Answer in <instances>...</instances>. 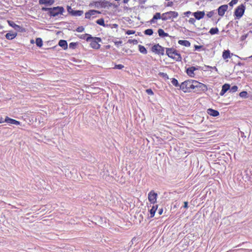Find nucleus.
<instances>
[{
  "label": "nucleus",
  "instance_id": "obj_1",
  "mask_svg": "<svg viewBox=\"0 0 252 252\" xmlns=\"http://www.w3.org/2000/svg\"><path fill=\"white\" fill-rule=\"evenodd\" d=\"M202 86H205L204 84L193 80H188L182 83L180 85V88L184 92H190L192 90L196 88H201Z\"/></svg>",
  "mask_w": 252,
  "mask_h": 252
},
{
  "label": "nucleus",
  "instance_id": "obj_2",
  "mask_svg": "<svg viewBox=\"0 0 252 252\" xmlns=\"http://www.w3.org/2000/svg\"><path fill=\"white\" fill-rule=\"evenodd\" d=\"M166 54L169 58H172L176 61L182 60L180 54L173 48H166Z\"/></svg>",
  "mask_w": 252,
  "mask_h": 252
},
{
  "label": "nucleus",
  "instance_id": "obj_3",
  "mask_svg": "<svg viewBox=\"0 0 252 252\" xmlns=\"http://www.w3.org/2000/svg\"><path fill=\"white\" fill-rule=\"evenodd\" d=\"M86 40L91 42L90 46L94 49H98L100 47V45L98 44V42L101 41V39L99 37H93L90 36L86 38Z\"/></svg>",
  "mask_w": 252,
  "mask_h": 252
},
{
  "label": "nucleus",
  "instance_id": "obj_4",
  "mask_svg": "<svg viewBox=\"0 0 252 252\" xmlns=\"http://www.w3.org/2000/svg\"><path fill=\"white\" fill-rule=\"evenodd\" d=\"M178 16V13L176 11H169L162 14V20L166 21L168 20H173Z\"/></svg>",
  "mask_w": 252,
  "mask_h": 252
},
{
  "label": "nucleus",
  "instance_id": "obj_5",
  "mask_svg": "<svg viewBox=\"0 0 252 252\" xmlns=\"http://www.w3.org/2000/svg\"><path fill=\"white\" fill-rule=\"evenodd\" d=\"M63 11V8L61 7H56L49 9L50 15L54 17L58 15L59 14H62Z\"/></svg>",
  "mask_w": 252,
  "mask_h": 252
},
{
  "label": "nucleus",
  "instance_id": "obj_6",
  "mask_svg": "<svg viewBox=\"0 0 252 252\" xmlns=\"http://www.w3.org/2000/svg\"><path fill=\"white\" fill-rule=\"evenodd\" d=\"M245 7L243 4L239 6L235 10V15L237 18H240L244 14Z\"/></svg>",
  "mask_w": 252,
  "mask_h": 252
},
{
  "label": "nucleus",
  "instance_id": "obj_7",
  "mask_svg": "<svg viewBox=\"0 0 252 252\" xmlns=\"http://www.w3.org/2000/svg\"><path fill=\"white\" fill-rule=\"evenodd\" d=\"M152 51L156 54L163 55L164 49L159 44H156L152 47Z\"/></svg>",
  "mask_w": 252,
  "mask_h": 252
},
{
  "label": "nucleus",
  "instance_id": "obj_8",
  "mask_svg": "<svg viewBox=\"0 0 252 252\" xmlns=\"http://www.w3.org/2000/svg\"><path fill=\"white\" fill-rule=\"evenodd\" d=\"M157 193L153 190H151L148 194V200L152 204H154L157 202Z\"/></svg>",
  "mask_w": 252,
  "mask_h": 252
},
{
  "label": "nucleus",
  "instance_id": "obj_9",
  "mask_svg": "<svg viewBox=\"0 0 252 252\" xmlns=\"http://www.w3.org/2000/svg\"><path fill=\"white\" fill-rule=\"evenodd\" d=\"M100 12L95 10H91L85 13V18L87 19L91 18V17H94L97 14Z\"/></svg>",
  "mask_w": 252,
  "mask_h": 252
},
{
  "label": "nucleus",
  "instance_id": "obj_10",
  "mask_svg": "<svg viewBox=\"0 0 252 252\" xmlns=\"http://www.w3.org/2000/svg\"><path fill=\"white\" fill-rule=\"evenodd\" d=\"M199 68L198 67H194V66H191L187 69V73L188 75H189L190 77H194L195 75V73L194 72L197 70H198Z\"/></svg>",
  "mask_w": 252,
  "mask_h": 252
},
{
  "label": "nucleus",
  "instance_id": "obj_11",
  "mask_svg": "<svg viewBox=\"0 0 252 252\" xmlns=\"http://www.w3.org/2000/svg\"><path fill=\"white\" fill-rule=\"evenodd\" d=\"M228 8V6L227 5H223L219 7L218 8V14L219 15L222 16H223L225 11L227 10Z\"/></svg>",
  "mask_w": 252,
  "mask_h": 252
},
{
  "label": "nucleus",
  "instance_id": "obj_12",
  "mask_svg": "<svg viewBox=\"0 0 252 252\" xmlns=\"http://www.w3.org/2000/svg\"><path fill=\"white\" fill-rule=\"evenodd\" d=\"M3 122H6L7 123H9L15 125H19L20 124V122L16 121L14 119L10 118L8 117H6L5 120L3 121Z\"/></svg>",
  "mask_w": 252,
  "mask_h": 252
},
{
  "label": "nucleus",
  "instance_id": "obj_13",
  "mask_svg": "<svg viewBox=\"0 0 252 252\" xmlns=\"http://www.w3.org/2000/svg\"><path fill=\"white\" fill-rule=\"evenodd\" d=\"M230 85L228 84H224L222 87V90L220 93V95L222 96L224 94L230 89Z\"/></svg>",
  "mask_w": 252,
  "mask_h": 252
},
{
  "label": "nucleus",
  "instance_id": "obj_14",
  "mask_svg": "<svg viewBox=\"0 0 252 252\" xmlns=\"http://www.w3.org/2000/svg\"><path fill=\"white\" fill-rule=\"evenodd\" d=\"M162 14L161 15L160 13H156L155 15L154 16L153 18L151 20V23H155L156 22L155 20L158 19H162Z\"/></svg>",
  "mask_w": 252,
  "mask_h": 252
},
{
  "label": "nucleus",
  "instance_id": "obj_15",
  "mask_svg": "<svg viewBox=\"0 0 252 252\" xmlns=\"http://www.w3.org/2000/svg\"><path fill=\"white\" fill-rule=\"evenodd\" d=\"M193 15L196 19L200 20L204 17L205 13L204 12L198 11L194 12Z\"/></svg>",
  "mask_w": 252,
  "mask_h": 252
},
{
  "label": "nucleus",
  "instance_id": "obj_16",
  "mask_svg": "<svg viewBox=\"0 0 252 252\" xmlns=\"http://www.w3.org/2000/svg\"><path fill=\"white\" fill-rule=\"evenodd\" d=\"M207 112L210 115L212 116L216 117L219 115V112L218 111L212 109H208Z\"/></svg>",
  "mask_w": 252,
  "mask_h": 252
},
{
  "label": "nucleus",
  "instance_id": "obj_17",
  "mask_svg": "<svg viewBox=\"0 0 252 252\" xmlns=\"http://www.w3.org/2000/svg\"><path fill=\"white\" fill-rule=\"evenodd\" d=\"M54 2V0H39V2L41 4H47L51 5Z\"/></svg>",
  "mask_w": 252,
  "mask_h": 252
},
{
  "label": "nucleus",
  "instance_id": "obj_18",
  "mask_svg": "<svg viewBox=\"0 0 252 252\" xmlns=\"http://www.w3.org/2000/svg\"><path fill=\"white\" fill-rule=\"evenodd\" d=\"M222 58L224 60H226L231 58L230 52L229 50H224L222 53Z\"/></svg>",
  "mask_w": 252,
  "mask_h": 252
},
{
  "label": "nucleus",
  "instance_id": "obj_19",
  "mask_svg": "<svg viewBox=\"0 0 252 252\" xmlns=\"http://www.w3.org/2000/svg\"><path fill=\"white\" fill-rule=\"evenodd\" d=\"M59 45L62 47L63 49L65 50L67 48V43L66 41L64 40H61L59 41Z\"/></svg>",
  "mask_w": 252,
  "mask_h": 252
},
{
  "label": "nucleus",
  "instance_id": "obj_20",
  "mask_svg": "<svg viewBox=\"0 0 252 252\" xmlns=\"http://www.w3.org/2000/svg\"><path fill=\"white\" fill-rule=\"evenodd\" d=\"M178 43L185 47H189L190 46V43L188 40H179Z\"/></svg>",
  "mask_w": 252,
  "mask_h": 252
},
{
  "label": "nucleus",
  "instance_id": "obj_21",
  "mask_svg": "<svg viewBox=\"0 0 252 252\" xmlns=\"http://www.w3.org/2000/svg\"><path fill=\"white\" fill-rule=\"evenodd\" d=\"M17 35L15 32H8L5 35V37L7 39L11 40L14 38Z\"/></svg>",
  "mask_w": 252,
  "mask_h": 252
},
{
  "label": "nucleus",
  "instance_id": "obj_22",
  "mask_svg": "<svg viewBox=\"0 0 252 252\" xmlns=\"http://www.w3.org/2000/svg\"><path fill=\"white\" fill-rule=\"evenodd\" d=\"M7 22L9 25L13 28L15 30L19 31L20 29V27L15 24L13 21H8Z\"/></svg>",
  "mask_w": 252,
  "mask_h": 252
},
{
  "label": "nucleus",
  "instance_id": "obj_23",
  "mask_svg": "<svg viewBox=\"0 0 252 252\" xmlns=\"http://www.w3.org/2000/svg\"><path fill=\"white\" fill-rule=\"evenodd\" d=\"M157 208H158V206L156 205V206H153L152 208H151V209L150 210V217L151 218H152L155 215V212L156 211V210H157Z\"/></svg>",
  "mask_w": 252,
  "mask_h": 252
},
{
  "label": "nucleus",
  "instance_id": "obj_24",
  "mask_svg": "<svg viewBox=\"0 0 252 252\" xmlns=\"http://www.w3.org/2000/svg\"><path fill=\"white\" fill-rule=\"evenodd\" d=\"M158 33L161 37H167L168 36V34L165 33L162 29H159L158 30Z\"/></svg>",
  "mask_w": 252,
  "mask_h": 252
},
{
  "label": "nucleus",
  "instance_id": "obj_25",
  "mask_svg": "<svg viewBox=\"0 0 252 252\" xmlns=\"http://www.w3.org/2000/svg\"><path fill=\"white\" fill-rule=\"evenodd\" d=\"M139 51L143 54H146L147 53V51L144 46L139 45L138 46Z\"/></svg>",
  "mask_w": 252,
  "mask_h": 252
},
{
  "label": "nucleus",
  "instance_id": "obj_26",
  "mask_svg": "<svg viewBox=\"0 0 252 252\" xmlns=\"http://www.w3.org/2000/svg\"><path fill=\"white\" fill-rule=\"evenodd\" d=\"M83 13V11L81 10H75L72 12V14L75 16H80Z\"/></svg>",
  "mask_w": 252,
  "mask_h": 252
},
{
  "label": "nucleus",
  "instance_id": "obj_27",
  "mask_svg": "<svg viewBox=\"0 0 252 252\" xmlns=\"http://www.w3.org/2000/svg\"><path fill=\"white\" fill-rule=\"evenodd\" d=\"M36 44L37 46L41 47L43 45V42L41 38H37L35 41Z\"/></svg>",
  "mask_w": 252,
  "mask_h": 252
},
{
  "label": "nucleus",
  "instance_id": "obj_28",
  "mask_svg": "<svg viewBox=\"0 0 252 252\" xmlns=\"http://www.w3.org/2000/svg\"><path fill=\"white\" fill-rule=\"evenodd\" d=\"M219 32V30L217 28H212L210 29L209 32L211 34H215L218 33Z\"/></svg>",
  "mask_w": 252,
  "mask_h": 252
},
{
  "label": "nucleus",
  "instance_id": "obj_29",
  "mask_svg": "<svg viewBox=\"0 0 252 252\" xmlns=\"http://www.w3.org/2000/svg\"><path fill=\"white\" fill-rule=\"evenodd\" d=\"M239 95L240 97H243V98H246L248 97V93L246 91H243V92H241L240 94H239Z\"/></svg>",
  "mask_w": 252,
  "mask_h": 252
},
{
  "label": "nucleus",
  "instance_id": "obj_30",
  "mask_svg": "<svg viewBox=\"0 0 252 252\" xmlns=\"http://www.w3.org/2000/svg\"><path fill=\"white\" fill-rule=\"evenodd\" d=\"M96 22L99 25L105 26L104 21L103 19H99L97 20Z\"/></svg>",
  "mask_w": 252,
  "mask_h": 252
},
{
  "label": "nucleus",
  "instance_id": "obj_31",
  "mask_svg": "<svg viewBox=\"0 0 252 252\" xmlns=\"http://www.w3.org/2000/svg\"><path fill=\"white\" fill-rule=\"evenodd\" d=\"M144 33L146 35H151L153 33V31L152 29H147L144 31Z\"/></svg>",
  "mask_w": 252,
  "mask_h": 252
},
{
  "label": "nucleus",
  "instance_id": "obj_32",
  "mask_svg": "<svg viewBox=\"0 0 252 252\" xmlns=\"http://www.w3.org/2000/svg\"><path fill=\"white\" fill-rule=\"evenodd\" d=\"M171 83L174 86H175L176 87L180 86L177 80L175 78L172 79V80L171 81Z\"/></svg>",
  "mask_w": 252,
  "mask_h": 252
},
{
  "label": "nucleus",
  "instance_id": "obj_33",
  "mask_svg": "<svg viewBox=\"0 0 252 252\" xmlns=\"http://www.w3.org/2000/svg\"><path fill=\"white\" fill-rule=\"evenodd\" d=\"M100 175L103 178L106 179L109 175L108 171H106V172L103 171V173H100Z\"/></svg>",
  "mask_w": 252,
  "mask_h": 252
},
{
  "label": "nucleus",
  "instance_id": "obj_34",
  "mask_svg": "<svg viewBox=\"0 0 252 252\" xmlns=\"http://www.w3.org/2000/svg\"><path fill=\"white\" fill-rule=\"evenodd\" d=\"M76 43L71 42L69 44V47L71 49H75L76 46Z\"/></svg>",
  "mask_w": 252,
  "mask_h": 252
},
{
  "label": "nucleus",
  "instance_id": "obj_35",
  "mask_svg": "<svg viewBox=\"0 0 252 252\" xmlns=\"http://www.w3.org/2000/svg\"><path fill=\"white\" fill-rule=\"evenodd\" d=\"M230 91L232 93L236 92L238 90V87L236 86H233L231 88H230Z\"/></svg>",
  "mask_w": 252,
  "mask_h": 252
},
{
  "label": "nucleus",
  "instance_id": "obj_36",
  "mask_svg": "<svg viewBox=\"0 0 252 252\" xmlns=\"http://www.w3.org/2000/svg\"><path fill=\"white\" fill-rule=\"evenodd\" d=\"M76 30L79 32H83L84 31V28L82 26H80L78 27Z\"/></svg>",
  "mask_w": 252,
  "mask_h": 252
},
{
  "label": "nucleus",
  "instance_id": "obj_37",
  "mask_svg": "<svg viewBox=\"0 0 252 252\" xmlns=\"http://www.w3.org/2000/svg\"><path fill=\"white\" fill-rule=\"evenodd\" d=\"M91 36L90 34H87V33H86V34H82L80 36V38H81V39H86L88 37V36Z\"/></svg>",
  "mask_w": 252,
  "mask_h": 252
},
{
  "label": "nucleus",
  "instance_id": "obj_38",
  "mask_svg": "<svg viewBox=\"0 0 252 252\" xmlns=\"http://www.w3.org/2000/svg\"><path fill=\"white\" fill-rule=\"evenodd\" d=\"M238 2V0H232L230 3V6H233L234 4H236Z\"/></svg>",
  "mask_w": 252,
  "mask_h": 252
},
{
  "label": "nucleus",
  "instance_id": "obj_39",
  "mask_svg": "<svg viewBox=\"0 0 252 252\" xmlns=\"http://www.w3.org/2000/svg\"><path fill=\"white\" fill-rule=\"evenodd\" d=\"M146 93L148 94H150V95H153L154 94V93H153V91L151 89H147L146 90Z\"/></svg>",
  "mask_w": 252,
  "mask_h": 252
},
{
  "label": "nucleus",
  "instance_id": "obj_40",
  "mask_svg": "<svg viewBox=\"0 0 252 252\" xmlns=\"http://www.w3.org/2000/svg\"><path fill=\"white\" fill-rule=\"evenodd\" d=\"M159 75L160 76L162 77H164V78H168V76H167V74H166V73H163V72H160V73H159Z\"/></svg>",
  "mask_w": 252,
  "mask_h": 252
},
{
  "label": "nucleus",
  "instance_id": "obj_41",
  "mask_svg": "<svg viewBox=\"0 0 252 252\" xmlns=\"http://www.w3.org/2000/svg\"><path fill=\"white\" fill-rule=\"evenodd\" d=\"M124 67V65L122 64H118V65H115V68L119 69H121L123 68Z\"/></svg>",
  "mask_w": 252,
  "mask_h": 252
},
{
  "label": "nucleus",
  "instance_id": "obj_42",
  "mask_svg": "<svg viewBox=\"0 0 252 252\" xmlns=\"http://www.w3.org/2000/svg\"><path fill=\"white\" fill-rule=\"evenodd\" d=\"M189 22L190 24H194L195 22V20L194 18H191L189 19Z\"/></svg>",
  "mask_w": 252,
  "mask_h": 252
},
{
  "label": "nucleus",
  "instance_id": "obj_43",
  "mask_svg": "<svg viewBox=\"0 0 252 252\" xmlns=\"http://www.w3.org/2000/svg\"><path fill=\"white\" fill-rule=\"evenodd\" d=\"M134 32H134V31H133L128 30V31H127L126 32V34H127L129 35V34H134Z\"/></svg>",
  "mask_w": 252,
  "mask_h": 252
},
{
  "label": "nucleus",
  "instance_id": "obj_44",
  "mask_svg": "<svg viewBox=\"0 0 252 252\" xmlns=\"http://www.w3.org/2000/svg\"><path fill=\"white\" fill-rule=\"evenodd\" d=\"M207 67L209 68L212 69H215L217 72H218V69L216 66L212 67V66H208Z\"/></svg>",
  "mask_w": 252,
  "mask_h": 252
},
{
  "label": "nucleus",
  "instance_id": "obj_45",
  "mask_svg": "<svg viewBox=\"0 0 252 252\" xmlns=\"http://www.w3.org/2000/svg\"><path fill=\"white\" fill-rule=\"evenodd\" d=\"M184 207L185 208H187L188 207V203L187 202H184Z\"/></svg>",
  "mask_w": 252,
  "mask_h": 252
},
{
  "label": "nucleus",
  "instance_id": "obj_46",
  "mask_svg": "<svg viewBox=\"0 0 252 252\" xmlns=\"http://www.w3.org/2000/svg\"><path fill=\"white\" fill-rule=\"evenodd\" d=\"M184 14H185V15H186V16H188L189 14H191V12H190V11H187V12H185Z\"/></svg>",
  "mask_w": 252,
  "mask_h": 252
},
{
  "label": "nucleus",
  "instance_id": "obj_47",
  "mask_svg": "<svg viewBox=\"0 0 252 252\" xmlns=\"http://www.w3.org/2000/svg\"><path fill=\"white\" fill-rule=\"evenodd\" d=\"M207 16L209 17H211L212 16V13L209 12V13L207 14Z\"/></svg>",
  "mask_w": 252,
  "mask_h": 252
},
{
  "label": "nucleus",
  "instance_id": "obj_48",
  "mask_svg": "<svg viewBox=\"0 0 252 252\" xmlns=\"http://www.w3.org/2000/svg\"><path fill=\"white\" fill-rule=\"evenodd\" d=\"M162 213V209H159L158 211V214L159 215H161Z\"/></svg>",
  "mask_w": 252,
  "mask_h": 252
},
{
  "label": "nucleus",
  "instance_id": "obj_49",
  "mask_svg": "<svg viewBox=\"0 0 252 252\" xmlns=\"http://www.w3.org/2000/svg\"><path fill=\"white\" fill-rule=\"evenodd\" d=\"M49 9H50V8H42V10H44V11H47V10L49 11Z\"/></svg>",
  "mask_w": 252,
  "mask_h": 252
},
{
  "label": "nucleus",
  "instance_id": "obj_50",
  "mask_svg": "<svg viewBox=\"0 0 252 252\" xmlns=\"http://www.w3.org/2000/svg\"><path fill=\"white\" fill-rule=\"evenodd\" d=\"M129 0H123V2L125 3H127L128 1H129Z\"/></svg>",
  "mask_w": 252,
  "mask_h": 252
},
{
  "label": "nucleus",
  "instance_id": "obj_51",
  "mask_svg": "<svg viewBox=\"0 0 252 252\" xmlns=\"http://www.w3.org/2000/svg\"><path fill=\"white\" fill-rule=\"evenodd\" d=\"M3 122V121L2 120V118L0 117V123H2Z\"/></svg>",
  "mask_w": 252,
  "mask_h": 252
},
{
  "label": "nucleus",
  "instance_id": "obj_52",
  "mask_svg": "<svg viewBox=\"0 0 252 252\" xmlns=\"http://www.w3.org/2000/svg\"><path fill=\"white\" fill-rule=\"evenodd\" d=\"M200 46H197V45L195 46V48L196 49H199V48H200Z\"/></svg>",
  "mask_w": 252,
  "mask_h": 252
},
{
  "label": "nucleus",
  "instance_id": "obj_53",
  "mask_svg": "<svg viewBox=\"0 0 252 252\" xmlns=\"http://www.w3.org/2000/svg\"><path fill=\"white\" fill-rule=\"evenodd\" d=\"M34 40L32 39V40H31V43H34Z\"/></svg>",
  "mask_w": 252,
  "mask_h": 252
},
{
  "label": "nucleus",
  "instance_id": "obj_54",
  "mask_svg": "<svg viewBox=\"0 0 252 252\" xmlns=\"http://www.w3.org/2000/svg\"><path fill=\"white\" fill-rule=\"evenodd\" d=\"M116 1H120V0H115Z\"/></svg>",
  "mask_w": 252,
  "mask_h": 252
},
{
  "label": "nucleus",
  "instance_id": "obj_55",
  "mask_svg": "<svg viewBox=\"0 0 252 252\" xmlns=\"http://www.w3.org/2000/svg\"><path fill=\"white\" fill-rule=\"evenodd\" d=\"M251 57H252V56H251Z\"/></svg>",
  "mask_w": 252,
  "mask_h": 252
}]
</instances>
